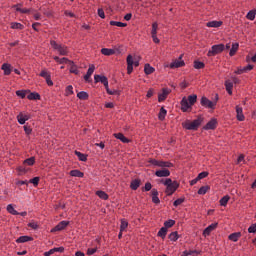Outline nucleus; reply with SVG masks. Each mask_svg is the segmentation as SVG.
<instances>
[{
    "mask_svg": "<svg viewBox=\"0 0 256 256\" xmlns=\"http://www.w3.org/2000/svg\"><path fill=\"white\" fill-rule=\"evenodd\" d=\"M197 103V94L189 95L188 97H183L180 101L181 111L183 113H187L189 109L193 107Z\"/></svg>",
    "mask_w": 256,
    "mask_h": 256,
    "instance_id": "1",
    "label": "nucleus"
},
{
    "mask_svg": "<svg viewBox=\"0 0 256 256\" xmlns=\"http://www.w3.org/2000/svg\"><path fill=\"white\" fill-rule=\"evenodd\" d=\"M160 183L166 186L165 193L168 196L173 195V193L179 189V182L173 181L171 178L161 179Z\"/></svg>",
    "mask_w": 256,
    "mask_h": 256,
    "instance_id": "2",
    "label": "nucleus"
},
{
    "mask_svg": "<svg viewBox=\"0 0 256 256\" xmlns=\"http://www.w3.org/2000/svg\"><path fill=\"white\" fill-rule=\"evenodd\" d=\"M201 123H203V117L199 116L197 119L191 121L186 120L182 122L183 129H186L187 131H197L199 127H201Z\"/></svg>",
    "mask_w": 256,
    "mask_h": 256,
    "instance_id": "3",
    "label": "nucleus"
},
{
    "mask_svg": "<svg viewBox=\"0 0 256 256\" xmlns=\"http://www.w3.org/2000/svg\"><path fill=\"white\" fill-rule=\"evenodd\" d=\"M217 101H219V95L216 94L215 101L209 100V98L202 96L200 99V105L205 109H215L217 107Z\"/></svg>",
    "mask_w": 256,
    "mask_h": 256,
    "instance_id": "4",
    "label": "nucleus"
},
{
    "mask_svg": "<svg viewBox=\"0 0 256 256\" xmlns=\"http://www.w3.org/2000/svg\"><path fill=\"white\" fill-rule=\"evenodd\" d=\"M50 45L54 49V51H58L59 55H69V48L67 46L63 44H58L55 40H51Z\"/></svg>",
    "mask_w": 256,
    "mask_h": 256,
    "instance_id": "5",
    "label": "nucleus"
},
{
    "mask_svg": "<svg viewBox=\"0 0 256 256\" xmlns=\"http://www.w3.org/2000/svg\"><path fill=\"white\" fill-rule=\"evenodd\" d=\"M126 63L128 75H131V73H133V65L134 67H139V60H133V56L131 54L127 56Z\"/></svg>",
    "mask_w": 256,
    "mask_h": 256,
    "instance_id": "6",
    "label": "nucleus"
},
{
    "mask_svg": "<svg viewBox=\"0 0 256 256\" xmlns=\"http://www.w3.org/2000/svg\"><path fill=\"white\" fill-rule=\"evenodd\" d=\"M225 51V45L217 44L211 47V50L208 51V57H215V55H219V53H223Z\"/></svg>",
    "mask_w": 256,
    "mask_h": 256,
    "instance_id": "7",
    "label": "nucleus"
},
{
    "mask_svg": "<svg viewBox=\"0 0 256 256\" xmlns=\"http://www.w3.org/2000/svg\"><path fill=\"white\" fill-rule=\"evenodd\" d=\"M170 69H179V67H185V61L183 60V54L178 59L173 60L169 66Z\"/></svg>",
    "mask_w": 256,
    "mask_h": 256,
    "instance_id": "8",
    "label": "nucleus"
},
{
    "mask_svg": "<svg viewBox=\"0 0 256 256\" xmlns=\"http://www.w3.org/2000/svg\"><path fill=\"white\" fill-rule=\"evenodd\" d=\"M202 129L204 131H215L217 129V120L212 118Z\"/></svg>",
    "mask_w": 256,
    "mask_h": 256,
    "instance_id": "9",
    "label": "nucleus"
},
{
    "mask_svg": "<svg viewBox=\"0 0 256 256\" xmlns=\"http://www.w3.org/2000/svg\"><path fill=\"white\" fill-rule=\"evenodd\" d=\"M171 93V89L169 88H163L162 92L158 94V102L163 103L165 99H167L168 95Z\"/></svg>",
    "mask_w": 256,
    "mask_h": 256,
    "instance_id": "10",
    "label": "nucleus"
},
{
    "mask_svg": "<svg viewBox=\"0 0 256 256\" xmlns=\"http://www.w3.org/2000/svg\"><path fill=\"white\" fill-rule=\"evenodd\" d=\"M69 225V221H61L59 222L54 228L51 229V233H55L57 231H63V229H65V227H67Z\"/></svg>",
    "mask_w": 256,
    "mask_h": 256,
    "instance_id": "11",
    "label": "nucleus"
},
{
    "mask_svg": "<svg viewBox=\"0 0 256 256\" xmlns=\"http://www.w3.org/2000/svg\"><path fill=\"white\" fill-rule=\"evenodd\" d=\"M217 229V223H212L208 227H206L203 231V237H209L213 231Z\"/></svg>",
    "mask_w": 256,
    "mask_h": 256,
    "instance_id": "12",
    "label": "nucleus"
},
{
    "mask_svg": "<svg viewBox=\"0 0 256 256\" xmlns=\"http://www.w3.org/2000/svg\"><path fill=\"white\" fill-rule=\"evenodd\" d=\"M19 125H25V123H27V121H29L30 117L29 115H25L23 114V112H20L17 117H16Z\"/></svg>",
    "mask_w": 256,
    "mask_h": 256,
    "instance_id": "13",
    "label": "nucleus"
},
{
    "mask_svg": "<svg viewBox=\"0 0 256 256\" xmlns=\"http://www.w3.org/2000/svg\"><path fill=\"white\" fill-rule=\"evenodd\" d=\"M151 195H152V203H155V205H159L161 203V200L159 199V191L157 189H152L151 190Z\"/></svg>",
    "mask_w": 256,
    "mask_h": 256,
    "instance_id": "14",
    "label": "nucleus"
},
{
    "mask_svg": "<svg viewBox=\"0 0 256 256\" xmlns=\"http://www.w3.org/2000/svg\"><path fill=\"white\" fill-rule=\"evenodd\" d=\"M156 177H169L171 175V171L167 168H163L161 170H157L155 172Z\"/></svg>",
    "mask_w": 256,
    "mask_h": 256,
    "instance_id": "15",
    "label": "nucleus"
},
{
    "mask_svg": "<svg viewBox=\"0 0 256 256\" xmlns=\"http://www.w3.org/2000/svg\"><path fill=\"white\" fill-rule=\"evenodd\" d=\"M139 187H141V180L140 179H134V180L131 181L130 189H132V191H137L139 189Z\"/></svg>",
    "mask_w": 256,
    "mask_h": 256,
    "instance_id": "16",
    "label": "nucleus"
},
{
    "mask_svg": "<svg viewBox=\"0 0 256 256\" xmlns=\"http://www.w3.org/2000/svg\"><path fill=\"white\" fill-rule=\"evenodd\" d=\"M106 81H109V79H107L106 76L104 75H94V83H102V84H105Z\"/></svg>",
    "mask_w": 256,
    "mask_h": 256,
    "instance_id": "17",
    "label": "nucleus"
},
{
    "mask_svg": "<svg viewBox=\"0 0 256 256\" xmlns=\"http://www.w3.org/2000/svg\"><path fill=\"white\" fill-rule=\"evenodd\" d=\"M27 99H29V101H40L41 100V95L37 92H31L27 96Z\"/></svg>",
    "mask_w": 256,
    "mask_h": 256,
    "instance_id": "18",
    "label": "nucleus"
},
{
    "mask_svg": "<svg viewBox=\"0 0 256 256\" xmlns=\"http://www.w3.org/2000/svg\"><path fill=\"white\" fill-rule=\"evenodd\" d=\"M115 139H119L122 143H129V139L123 135V133H114Z\"/></svg>",
    "mask_w": 256,
    "mask_h": 256,
    "instance_id": "19",
    "label": "nucleus"
},
{
    "mask_svg": "<svg viewBox=\"0 0 256 256\" xmlns=\"http://www.w3.org/2000/svg\"><path fill=\"white\" fill-rule=\"evenodd\" d=\"M236 113H237L236 117L238 121H245V115H243V108L237 106Z\"/></svg>",
    "mask_w": 256,
    "mask_h": 256,
    "instance_id": "20",
    "label": "nucleus"
},
{
    "mask_svg": "<svg viewBox=\"0 0 256 256\" xmlns=\"http://www.w3.org/2000/svg\"><path fill=\"white\" fill-rule=\"evenodd\" d=\"M241 237V232H235V233H232L228 236V239L230 241H233L234 243H237V241H239Z\"/></svg>",
    "mask_w": 256,
    "mask_h": 256,
    "instance_id": "21",
    "label": "nucleus"
},
{
    "mask_svg": "<svg viewBox=\"0 0 256 256\" xmlns=\"http://www.w3.org/2000/svg\"><path fill=\"white\" fill-rule=\"evenodd\" d=\"M54 61H56V63H59V65H67V63H69V60L68 58H59L58 56H54L53 57Z\"/></svg>",
    "mask_w": 256,
    "mask_h": 256,
    "instance_id": "22",
    "label": "nucleus"
},
{
    "mask_svg": "<svg viewBox=\"0 0 256 256\" xmlns=\"http://www.w3.org/2000/svg\"><path fill=\"white\" fill-rule=\"evenodd\" d=\"M1 69L4 72V75H11V64L9 63L2 64Z\"/></svg>",
    "mask_w": 256,
    "mask_h": 256,
    "instance_id": "23",
    "label": "nucleus"
},
{
    "mask_svg": "<svg viewBox=\"0 0 256 256\" xmlns=\"http://www.w3.org/2000/svg\"><path fill=\"white\" fill-rule=\"evenodd\" d=\"M96 195L97 197H99V199H103L104 201H107V199H109V194L103 190L96 191Z\"/></svg>",
    "mask_w": 256,
    "mask_h": 256,
    "instance_id": "24",
    "label": "nucleus"
},
{
    "mask_svg": "<svg viewBox=\"0 0 256 256\" xmlns=\"http://www.w3.org/2000/svg\"><path fill=\"white\" fill-rule=\"evenodd\" d=\"M101 53H102V55L109 57L111 55H115V50L111 49V48H102Z\"/></svg>",
    "mask_w": 256,
    "mask_h": 256,
    "instance_id": "25",
    "label": "nucleus"
},
{
    "mask_svg": "<svg viewBox=\"0 0 256 256\" xmlns=\"http://www.w3.org/2000/svg\"><path fill=\"white\" fill-rule=\"evenodd\" d=\"M144 73L145 75H151L155 73V68H153V66H151L150 64H145Z\"/></svg>",
    "mask_w": 256,
    "mask_h": 256,
    "instance_id": "26",
    "label": "nucleus"
},
{
    "mask_svg": "<svg viewBox=\"0 0 256 256\" xmlns=\"http://www.w3.org/2000/svg\"><path fill=\"white\" fill-rule=\"evenodd\" d=\"M221 25H223V21H210L207 22L206 27H213V28H217V27H221Z\"/></svg>",
    "mask_w": 256,
    "mask_h": 256,
    "instance_id": "27",
    "label": "nucleus"
},
{
    "mask_svg": "<svg viewBox=\"0 0 256 256\" xmlns=\"http://www.w3.org/2000/svg\"><path fill=\"white\" fill-rule=\"evenodd\" d=\"M28 241H33V237L31 236H20L16 239V243H27Z\"/></svg>",
    "mask_w": 256,
    "mask_h": 256,
    "instance_id": "28",
    "label": "nucleus"
},
{
    "mask_svg": "<svg viewBox=\"0 0 256 256\" xmlns=\"http://www.w3.org/2000/svg\"><path fill=\"white\" fill-rule=\"evenodd\" d=\"M77 97L78 99H80L81 101H87V99H89V93L85 92V91H81L77 93Z\"/></svg>",
    "mask_w": 256,
    "mask_h": 256,
    "instance_id": "29",
    "label": "nucleus"
},
{
    "mask_svg": "<svg viewBox=\"0 0 256 256\" xmlns=\"http://www.w3.org/2000/svg\"><path fill=\"white\" fill-rule=\"evenodd\" d=\"M69 65H71L70 73H73L74 75H79V69H77V65H75V62L70 60Z\"/></svg>",
    "mask_w": 256,
    "mask_h": 256,
    "instance_id": "30",
    "label": "nucleus"
},
{
    "mask_svg": "<svg viewBox=\"0 0 256 256\" xmlns=\"http://www.w3.org/2000/svg\"><path fill=\"white\" fill-rule=\"evenodd\" d=\"M165 117H167V110L164 107H161L160 112L158 114V119L160 121H165Z\"/></svg>",
    "mask_w": 256,
    "mask_h": 256,
    "instance_id": "31",
    "label": "nucleus"
},
{
    "mask_svg": "<svg viewBox=\"0 0 256 256\" xmlns=\"http://www.w3.org/2000/svg\"><path fill=\"white\" fill-rule=\"evenodd\" d=\"M6 211H8L10 215H19L18 211L15 210V207L13 206V204H8L6 207Z\"/></svg>",
    "mask_w": 256,
    "mask_h": 256,
    "instance_id": "32",
    "label": "nucleus"
},
{
    "mask_svg": "<svg viewBox=\"0 0 256 256\" xmlns=\"http://www.w3.org/2000/svg\"><path fill=\"white\" fill-rule=\"evenodd\" d=\"M159 167H161L162 169H169L173 167V163L169 161H160Z\"/></svg>",
    "mask_w": 256,
    "mask_h": 256,
    "instance_id": "33",
    "label": "nucleus"
},
{
    "mask_svg": "<svg viewBox=\"0 0 256 256\" xmlns=\"http://www.w3.org/2000/svg\"><path fill=\"white\" fill-rule=\"evenodd\" d=\"M23 165H28V167H33L35 165V157H30L23 161Z\"/></svg>",
    "mask_w": 256,
    "mask_h": 256,
    "instance_id": "34",
    "label": "nucleus"
},
{
    "mask_svg": "<svg viewBox=\"0 0 256 256\" xmlns=\"http://www.w3.org/2000/svg\"><path fill=\"white\" fill-rule=\"evenodd\" d=\"M238 49H239V44L238 43L232 44V47H231L230 52H229L230 57H233V55H235L237 53Z\"/></svg>",
    "mask_w": 256,
    "mask_h": 256,
    "instance_id": "35",
    "label": "nucleus"
},
{
    "mask_svg": "<svg viewBox=\"0 0 256 256\" xmlns=\"http://www.w3.org/2000/svg\"><path fill=\"white\" fill-rule=\"evenodd\" d=\"M27 93H30V90H18L16 91L17 97H20V99H25L27 96Z\"/></svg>",
    "mask_w": 256,
    "mask_h": 256,
    "instance_id": "36",
    "label": "nucleus"
},
{
    "mask_svg": "<svg viewBox=\"0 0 256 256\" xmlns=\"http://www.w3.org/2000/svg\"><path fill=\"white\" fill-rule=\"evenodd\" d=\"M14 8H15L16 11H18L19 13H31V10H29V9H27V8H21V4L14 5Z\"/></svg>",
    "mask_w": 256,
    "mask_h": 256,
    "instance_id": "37",
    "label": "nucleus"
},
{
    "mask_svg": "<svg viewBox=\"0 0 256 256\" xmlns=\"http://www.w3.org/2000/svg\"><path fill=\"white\" fill-rule=\"evenodd\" d=\"M70 175H71V177L83 178L85 174H83V172H81L80 170H72V171H70Z\"/></svg>",
    "mask_w": 256,
    "mask_h": 256,
    "instance_id": "38",
    "label": "nucleus"
},
{
    "mask_svg": "<svg viewBox=\"0 0 256 256\" xmlns=\"http://www.w3.org/2000/svg\"><path fill=\"white\" fill-rule=\"evenodd\" d=\"M225 87H226V91L227 93H229L230 95H233V82H230V81H226L225 82Z\"/></svg>",
    "mask_w": 256,
    "mask_h": 256,
    "instance_id": "39",
    "label": "nucleus"
},
{
    "mask_svg": "<svg viewBox=\"0 0 256 256\" xmlns=\"http://www.w3.org/2000/svg\"><path fill=\"white\" fill-rule=\"evenodd\" d=\"M11 29H19L20 31H22V29H25V26H23V24L19 22H12Z\"/></svg>",
    "mask_w": 256,
    "mask_h": 256,
    "instance_id": "40",
    "label": "nucleus"
},
{
    "mask_svg": "<svg viewBox=\"0 0 256 256\" xmlns=\"http://www.w3.org/2000/svg\"><path fill=\"white\" fill-rule=\"evenodd\" d=\"M158 237H161L162 239H165V237H167V228L162 227L159 231H158Z\"/></svg>",
    "mask_w": 256,
    "mask_h": 256,
    "instance_id": "41",
    "label": "nucleus"
},
{
    "mask_svg": "<svg viewBox=\"0 0 256 256\" xmlns=\"http://www.w3.org/2000/svg\"><path fill=\"white\" fill-rule=\"evenodd\" d=\"M194 69H205V63L195 60L194 61Z\"/></svg>",
    "mask_w": 256,
    "mask_h": 256,
    "instance_id": "42",
    "label": "nucleus"
},
{
    "mask_svg": "<svg viewBox=\"0 0 256 256\" xmlns=\"http://www.w3.org/2000/svg\"><path fill=\"white\" fill-rule=\"evenodd\" d=\"M110 25L113 27H127V23L118 22V21H110Z\"/></svg>",
    "mask_w": 256,
    "mask_h": 256,
    "instance_id": "43",
    "label": "nucleus"
},
{
    "mask_svg": "<svg viewBox=\"0 0 256 256\" xmlns=\"http://www.w3.org/2000/svg\"><path fill=\"white\" fill-rule=\"evenodd\" d=\"M127 227H129V222H127V220H125V219H122L121 224H120V231L121 232L125 231V229H127Z\"/></svg>",
    "mask_w": 256,
    "mask_h": 256,
    "instance_id": "44",
    "label": "nucleus"
},
{
    "mask_svg": "<svg viewBox=\"0 0 256 256\" xmlns=\"http://www.w3.org/2000/svg\"><path fill=\"white\" fill-rule=\"evenodd\" d=\"M75 155L78 157L79 161H87V155L79 151H75Z\"/></svg>",
    "mask_w": 256,
    "mask_h": 256,
    "instance_id": "45",
    "label": "nucleus"
},
{
    "mask_svg": "<svg viewBox=\"0 0 256 256\" xmlns=\"http://www.w3.org/2000/svg\"><path fill=\"white\" fill-rule=\"evenodd\" d=\"M168 239H170V241H177L179 239V234L177 231L172 232L169 234Z\"/></svg>",
    "mask_w": 256,
    "mask_h": 256,
    "instance_id": "46",
    "label": "nucleus"
},
{
    "mask_svg": "<svg viewBox=\"0 0 256 256\" xmlns=\"http://www.w3.org/2000/svg\"><path fill=\"white\" fill-rule=\"evenodd\" d=\"M173 225H175V220H173V219H169L164 222V228H166V229L173 227Z\"/></svg>",
    "mask_w": 256,
    "mask_h": 256,
    "instance_id": "47",
    "label": "nucleus"
},
{
    "mask_svg": "<svg viewBox=\"0 0 256 256\" xmlns=\"http://www.w3.org/2000/svg\"><path fill=\"white\" fill-rule=\"evenodd\" d=\"M73 86L72 85H68L65 89V96L66 97H70V95H73Z\"/></svg>",
    "mask_w": 256,
    "mask_h": 256,
    "instance_id": "48",
    "label": "nucleus"
},
{
    "mask_svg": "<svg viewBox=\"0 0 256 256\" xmlns=\"http://www.w3.org/2000/svg\"><path fill=\"white\" fill-rule=\"evenodd\" d=\"M255 11L250 10L247 15H246V19H249V21H254L255 20Z\"/></svg>",
    "mask_w": 256,
    "mask_h": 256,
    "instance_id": "49",
    "label": "nucleus"
},
{
    "mask_svg": "<svg viewBox=\"0 0 256 256\" xmlns=\"http://www.w3.org/2000/svg\"><path fill=\"white\" fill-rule=\"evenodd\" d=\"M158 27H159V24H157V22H154L153 24H152V30H151V35L153 36V35H157V29H158Z\"/></svg>",
    "mask_w": 256,
    "mask_h": 256,
    "instance_id": "50",
    "label": "nucleus"
},
{
    "mask_svg": "<svg viewBox=\"0 0 256 256\" xmlns=\"http://www.w3.org/2000/svg\"><path fill=\"white\" fill-rule=\"evenodd\" d=\"M182 203H185V198H178L173 202L174 207H179Z\"/></svg>",
    "mask_w": 256,
    "mask_h": 256,
    "instance_id": "51",
    "label": "nucleus"
},
{
    "mask_svg": "<svg viewBox=\"0 0 256 256\" xmlns=\"http://www.w3.org/2000/svg\"><path fill=\"white\" fill-rule=\"evenodd\" d=\"M209 176V172L204 171L198 174L197 179L200 181V179H205V177Z\"/></svg>",
    "mask_w": 256,
    "mask_h": 256,
    "instance_id": "52",
    "label": "nucleus"
},
{
    "mask_svg": "<svg viewBox=\"0 0 256 256\" xmlns=\"http://www.w3.org/2000/svg\"><path fill=\"white\" fill-rule=\"evenodd\" d=\"M40 77H43L44 79H48L49 77H51V74L47 72V70H42L40 72Z\"/></svg>",
    "mask_w": 256,
    "mask_h": 256,
    "instance_id": "53",
    "label": "nucleus"
},
{
    "mask_svg": "<svg viewBox=\"0 0 256 256\" xmlns=\"http://www.w3.org/2000/svg\"><path fill=\"white\" fill-rule=\"evenodd\" d=\"M29 183H32V185H34V187H37V185H39V177H34V178L30 179Z\"/></svg>",
    "mask_w": 256,
    "mask_h": 256,
    "instance_id": "54",
    "label": "nucleus"
},
{
    "mask_svg": "<svg viewBox=\"0 0 256 256\" xmlns=\"http://www.w3.org/2000/svg\"><path fill=\"white\" fill-rule=\"evenodd\" d=\"M87 73L91 76L93 75V73H95V65L94 64H90L89 68L87 70Z\"/></svg>",
    "mask_w": 256,
    "mask_h": 256,
    "instance_id": "55",
    "label": "nucleus"
},
{
    "mask_svg": "<svg viewBox=\"0 0 256 256\" xmlns=\"http://www.w3.org/2000/svg\"><path fill=\"white\" fill-rule=\"evenodd\" d=\"M207 186H202L199 190H198V195H205L207 193Z\"/></svg>",
    "mask_w": 256,
    "mask_h": 256,
    "instance_id": "56",
    "label": "nucleus"
},
{
    "mask_svg": "<svg viewBox=\"0 0 256 256\" xmlns=\"http://www.w3.org/2000/svg\"><path fill=\"white\" fill-rule=\"evenodd\" d=\"M23 129L27 135H31V133H33V129L27 125L23 126Z\"/></svg>",
    "mask_w": 256,
    "mask_h": 256,
    "instance_id": "57",
    "label": "nucleus"
},
{
    "mask_svg": "<svg viewBox=\"0 0 256 256\" xmlns=\"http://www.w3.org/2000/svg\"><path fill=\"white\" fill-rule=\"evenodd\" d=\"M108 93V95H120L119 90H115V89H108V91L106 92Z\"/></svg>",
    "mask_w": 256,
    "mask_h": 256,
    "instance_id": "58",
    "label": "nucleus"
},
{
    "mask_svg": "<svg viewBox=\"0 0 256 256\" xmlns=\"http://www.w3.org/2000/svg\"><path fill=\"white\" fill-rule=\"evenodd\" d=\"M97 253V248H88L87 255H95Z\"/></svg>",
    "mask_w": 256,
    "mask_h": 256,
    "instance_id": "59",
    "label": "nucleus"
},
{
    "mask_svg": "<svg viewBox=\"0 0 256 256\" xmlns=\"http://www.w3.org/2000/svg\"><path fill=\"white\" fill-rule=\"evenodd\" d=\"M98 16H99L101 19H105V11H103L102 8H99V9H98Z\"/></svg>",
    "mask_w": 256,
    "mask_h": 256,
    "instance_id": "60",
    "label": "nucleus"
},
{
    "mask_svg": "<svg viewBox=\"0 0 256 256\" xmlns=\"http://www.w3.org/2000/svg\"><path fill=\"white\" fill-rule=\"evenodd\" d=\"M52 250L54 251V253H63V251H65V248L57 247V248H52Z\"/></svg>",
    "mask_w": 256,
    "mask_h": 256,
    "instance_id": "61",
    "label": "nucleus"
},
{
    "mask_svg": "<svg viewBox=\"0 0 256 256\" xmlns=\"http://www.w3.org/2000/svg\"><path fill=\"white\" fill-rule=\"evenodd\" d=\"M248 233H256V224H252V225L248 228Z\"/></svg>",
    "mask_w": 256,
    "mask_h": 256,
    "instance_id": "62",
    "label": "nucleus"
},
{
    "mask_svg": "<svg viewBox=\"0 0 256 256\" xmlns=\"http://www.w3.org/2000/svg\"><path fill=\"white\" fill-rule=\"evenodd\" d=\"M152 187L151 182H147L144 186V191H151Z\"/></svg>",
    "mask_w": 256,
    "mask_h": 256,
    "instance_id": "63",
    "label": "nucleus"
},
{
    "mask_svg": "<svg viewBox=\"0 0 256 256\" xmlns=\"http://www.w3.org/2000/svg\"><path fill=\"white\" fill-rule=\"evenodd\" d=\"M150 163H151V165H154L155 167H159L160 161L153 159V160H150Z\"/></svg>",
    "mask_w": 256,
    "mask_h": 256,
    "instance_id": "64",
    "label": "nucleus"
}]
</instances>
